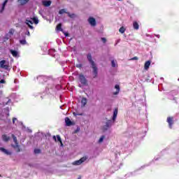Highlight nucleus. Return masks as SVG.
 <instances>
[{
	"label": "nucleus",
	"mask_w": 179,
	"mask_h": 179,
	"mask_svg": "<svg viewBox=\"0 0 179 179\" xmlns=\"http://www.w3.org/2000/svg\"><path fill=\"white\" fill-rule=\"evenodd\" d=\"M87 59L92 68V78H94V79L97 77V75H99V69H97L96 63H94V61H93V59H92V54L88 53L87 55Z\"/></svg>",
	"instance_id": "nucleus-1"
},
{
	"label": "nucleus",
	"mask_w": 179,
	"mask_h": 179,
	"mask_svg": "<svg viewBox=\"0 0 179 179\" xmlns=\"http://www.w3.org/2000/svg\"><path fill=\"white\" fill-rule=\"evenodd\" d=\"M117 115H118V108H115L114 111H113V119L111 120H108L106 122V127L108 128H110V127L114 124V122H115V120L117 119Z\"/></svg>",
	"instance_id": "nucleus-2"
},
{
	"label": "nucleus",
	"mask_w": 179,
	"mask_h": 179,
	"mask_svg": "<svg viewBox=\"0 0 179 179\" xmlns=\"http://www.w3.org/2000/svg\"><path fill=\"white\" fill-rule=\"evenodd\" d=\"M78 79L83 86H87V79L83 73L78 75Z\"/></svg>",
	"instance_id": "nucleus-3"
},
{
	"label": "nucleus",
	"mask_w": 179,
	"mask_h": 179,
	"mask_svg": "<svg viewBox=\"0 0 179 179\" xmlns=\"http://www.w3.org/2000/svg\"><path fill=\"white\" fill-rule=\"evenodd\" d=\"M86 160H87V156L83 157L79 160L73 162V166H80V164H82V163H85V162H86Z\"/></svg>",
	"instance_id": "nucleus-4"
},
{
	"label": "nucleus",
	"mask_w": 179,
	"mask_h": 179,
	"mask_svg": "<svg viewBox=\"0 0 179 179\" xmlns=\"http://www.w3.org/2000/svg\"><path fill=\"white\" fill-rule=\"evenodd\" d=\"M11 136L13 139V142L15 143V145H11L12 148H13V149H16V148H17V152H20V149L19 148V144L17 143V138L15 137V134H12Z\"/></svg>",
	"instance_id": "nucleus-5"
},
{
	"label": "nucleus",
	"mask_w": 179,
	"mask_h": 179,
	"mask_svg": "<svg viewBox=\"0 0 179 179\" xmlns=\"http://www.w3.org/2000/svg\"><path fill=\"white\" fill-rule=\"evenodd\" d=\"M166 122H168L170 129H173V125H174V117L173 116L168 117L166 119Z\"/></svg>",
	"instance_id": "nucleus-6"
},
{
	"label": "nucleus",
	"mask_w": 179,
	"mask_h": 179,
	"mask_svg": "<svg viewBox=\"0 0 179 179\" xmlns=\"http://www.w3.org/2000/svg\"><path fill=\"white\" fill-rule=\"evenodd\" d=\"M0 67L3 69H9V64H6V60H1L0 62Z\"/></svg>",
	"instance_id": "nucleus-7"
},
{
	"label": "nucleus",
	"mask_w": 179,
	"mask_h": 179,
	"mask_svg": "<svg viewBox=\"0 0 179 179\" xmlns=\"http://www.w3.org/2000/svg\"><path fill=\"white\" fill-rule=\"evenodd\" d=\"M87 21L90 23V24L91 26H92L93 27H94V26H96V24H97V23L96 22V19L93 17H90L88 18Z\"/></svg>",
	"instance_id": "nucleus-8"
},
{
	"label": "nucleus",
	"mask_w": 179,
	"mask_h": 179,
	"mask_svg": "<svg viewBox=\"0 0 179 179\" xmlns=\"http://www.w3.org/2000/svg\"><path fill=\"white\" fill-rule=\"evenodd\" d=\"M25 24L28 25V27H29V29H31V30H33V29H34V27H33L32 25L31 24H33V21L29 20V19H27L25 20Z\"/></svg>",
	"instance_id": "nucleus-9"
},
{
	"label": "nucleus",
	"mask_w": 179,
	"mask_h": 179,
	"mask_svg": "<svg viewBox=\"0 0 179 179\" xmlns=\"http://www.w3.org/2000/svg\"><path fill=\"white\" fill-rule=\"evenodd\" d=\"M65 122H66V127H71V125L73 124L72 123V121H71V119H69V117H66L65 118Z\"/></svg>",
	"instance_id": "nucleus-10"
},
{
	"label": "nucleus",
	"mask_w": 179,
	"mask_h": 179,
	"mask_svg": "<svg viewBox=\"0 0 179 179\" xmlns=\"http://www.w3.org/2000/svg\"><path fill=\"white\" fill-rule=\"evenodd\" d=\"M1 138L3 142H9V141H10V137L8 136L6 134H3Z\"/></svg>",
	"instance_id": "nucleus-11"
},
{
	"label": "nucleus",
	"mask_w": 179,
	"mask_h": 179,
	"mask_svg": "<svg viewBox=\"0 0 179 179\" xmlns=\"http://www.w3.org/2000/svg\"><path fill=\"white\" fill-rule=\"evenodd\" d=\"M29 1H30V0H18L17 3L21 6H23L26 5V3H27L29 2Z\"/></svg>",
	"instance_id": "nucleus-12"
},
{
	"label": "nucleus",
	"mask_w": 179,
	"mask_h": 179,
	"mask_svg": "<svg viewBox=\"0 0 179 179\" xmlns=\"http://www.w3.org/2000/svg\"><path fill=\"white\" fill-rule=\"evenodd\" d=\"M150 64H152V62L150 60L145 62L144 64V69H145V71H148V69H149V66H150Z\"/></svg>",
	"instance_id": "nucleus-13"
},
{
	"label": "nucleus",
	"mask_w": 179,
	"mask_h": 179,
	"mask_svg": "<svg viewBox=\"0 0 179 179\" xmlns=\"http://www.w3.org/2000/svg\"><path fill=\"white\" fill-rule=\"evenodd\" d=\"M0 150H1V152H3V153H4L5 155H12V152H9L8 150H6L3 148H0Z\"/></svg>",
	"instance_id": "nucleus-14"
},
{
	"label": "nucleus",
	"mask_w": 179,
	"mask_h": 179,
	"mask_svg": "<svg viewBox=\"0 0 179 179\" xmlns=\"http://www.w3.org/2000/svg\"><path fill=\"white\" fill-rule=\"evenodd\" d=\"M8 0H5L4 2L2 4L1 9L0 10V13H3V10H5V6H6V4L8 3Z\"/></svg>",
	"instance_id": "nucleus-15"
},
{
	"label": "nucleus",
	"mask_w": 179,
	"mask_h": 179,
	"mask_svg": "<svg viewBox=\"0 0 179 179\" xmlns=\"http://www.w3.org/2000/svg\"><path fill=\"white\" fill-rule=\"evenodd\" d=\"M8 0H5L4 2L2 4L1 9L0 10V13H3V10H5V6H6V4L8 3Z\"/></svg>",
	"instance_id": "nucleus-16"
},
{
	"label": "nucleus",
	"mask_w": 179,
	"mask_h": 179,
	"mask_svg": "<svg viewBox=\"0 0 179 179\" xmlns=\"http://www.w3.org/2000/svg\"><path fill=\"white\" fill-rule=\"evenodd\" d=\"M133 27L134 30H139V24L137 22H133Z\"/></svg>",
	"instance_id": "nucleus-17"
},
{
	"label": "nucleus",
	"mask_w": 179,
	"mask_h": 179,
	"mask_svg": "<svg viewBox=\"0 0 179 179\" xmlns=\"http://www.w3.org/2000/svg\"><path fill=\"white\" fill-rule=\"evenodd\" d=\"M10 54H12L13 57H14L15 58H16V57H17V55H18L17 51H16V50H10Z\"/></svg>",
	"instance_id": "nucleus-18"
},
{
	"label": "nucleus",
	"mask_w": 179,
	"mask_h": 179,
	"mask_svg": "<svg viewBox=\"0 0 179 179\" xmlns=\"http://www.w3.org/2000/svg\"><path fill=\"white\" fill-rule=\"evenodd\" d=\"M43 5L44 6L48 7L51 6V1H43Z\"/></svg>",
	"instance_id": "nucleus-19"
},
{
	"label": "nucleus",
	"mask_w": 179,
	"mask_h": 179,
	"mask_svg": "<svg viewBox=\"0 0 179 179\" xmlns=\"http://www.w3.org/2000/svg\"><path fill=\"white\" fill-rule=\"evenodd\" d=\"M30 20H33L35 24H38V19L36 17H31Z\"/></svg>",
	"instance_id": "nucleus-20"
},
{
	"label": "nucleus",
	"mask_w": 179,
	"mask_h": 179,
	"mask_svg": "<svg viewBox=\"0 0 179 179\" xmlns=\"http://www.w3.org/2000/svg\"><path fill=\"white\" fill-rule=\"evenodd\" d=\"M56 30H58V31H62V24H58L56 27Z\"/></svg>",
	"instance_id": "nucleus-21"
},
{
	"label": "nucleus",
	"mask_w": 179,
	"mask_h": 179,
	"mask_svg": "<svg viewBox=\"0 0 179 179\" xmlns=\"http://www.w3.org/2000/svg\"><path fill=\"white\" fill-rule=\"evenodd\" d=\"M81 103L83 107H85V106H86V104H87V99H86V98H83L81 100Z\"/></svg>",
	"instance_id": "nucleus-22"
},
{
	"label": "nucleus",
	"mask_w": 179,
	"mask_h": 179,
	"mask_svg": "<svg viewBox=\"0 0 179 179\" xmlns=\"http://www.w3.org/2000/svg\"><path fill=\"white\" fill-rule=\"evenodd\" d=\"M64 13H68V12H66V10L62 8L59 11V15H64Z\"/></svg>",
	"instance_id": "nucleus-23"
},
{
	"label": "nucleus",
	"mask_w": 179,
	"mask_h": 179,
	"mask_svg": "<svg viewBox=\"0 0 179 179\" xmlns=\"http://www.w3.org/2000/svg\"><path fill=\"white\" fill-rule=\"evenodd\" d=\"M125 27H121L119 29L120 33H121L122 34H124V33H125Z\"/></svg>",
	"instance_id": "nucleus-24"
},
{
	"label": "nucleus",
	"mask_w": 179,
	"mask_h": 179,
	"mask_svg": "<svg viewBox=\"0 0 179 179\" xmlns=\"http://www.w3.org/2000/svg\"><path fill=\"white\" fill-rule=\"evenodd\" d=\"M108 128H110V127H108L107 125L105 124V125H103V126L102 127V131H103V132H106V131H108Z\"/></svg>",
	"instance_id": "nucleus-25"
},
{
	"label": "nucleus",
	"mask_w": 179,
	"mask_h": 179,
	"mask_svg": "<svg viewBox=\"0 0 179 179\" xmlns=\"http://www.w3.org/2000/svg\"><path fill=\"white\" fill-rule=\"evenodd\" d=\"M20 43L22 44V45H25V44H27V42L26 41V39L20 40Z\"/></svg>",
	"instance_id": "nucleus-26"
},
{
	"label": "nucleus",
	"mask_w": 179,
	"mask_h": 179,
	"mask_svg": "<svg viewBox=\"0 0 179 179\" xmlns=\"http://www.w3.org/2000/svg\"><path fill=\"white\" fill-rule=\"evenodd\" d=\"M57 141L59 142L62 146L64 144L62 143V140H61V136H59V135H57Z\"/></svg>",
	"instance_id": "nucleus-27"
},
{
	"label": "nucleus",
	"mask_w": 179,
	"mask_h": 179,
	"mask_svg": "<svg viewBox=\"0 0 179 179\" xmlns=\"http://www.w3.org/2000/svg\"><path fill=\"white\" fill-rule=\"evenodd\" d=\"M104 138H106L105 136H101L99 140V143H102V142L104 141Z\"/></svg>",
	"instance_id": "nucleus-28"
},
{
	"label": "nucleus",
	"mask_w": 179,
	"mask_h": 179,
	"mask_svg": "<svg viewBox=\"0 0 179 179\" xmlns=\"http://www.w3.org/2000/svg\"><path fill=\"white\" fill-rule=\"evenodd\" d=\"M34 153L36 155H38V153H41V150H40V149H35L34 150Z\"/></svg>",
	"instance_id": "nucleus-29"
},
{
	"label": "nucleus",
	"mask_w": 179,
	"mask_h": 179,
	"mask_svg": "<svg viewBox=\"0 0 179 179\" xmlns=\"http://www.w3.org/2000/svg\"><path fill=\"white\" fill-rule=\"evenodd\" d=\"M68 14L69 17H71V19L75 17V14H71L70 13H66Z\"/></svg>",
	"instance_id": "nucleus-30"
},
{
	"label": "nucleus",
	"mask_w": 179,
	"mask_h": 179,
	"mask_svg": "<svg viewBox=\"0 0 179 179\" xmlns=\"http://www.w3.org/2000/svg\"><path fill=\"white\" fill-rule=\"evenodd\" d=\"M138 59H139L138 57H134L130 59V61H138Z\"/></svg>",
	"instance_id": "nucleus-31"
},
{
	"label": "nucleus",
	"mask_w": 179,
	"mask_h": 179,
	"mask_svg": "<svg viewBox=\"0 0 179 179\" xmlns=\"http://www.w3.org/2000/svg\"><path fill=\"white\" fill-rule=\"evenodd\" d=\"M115 64H116L115 61L114 60L111 61V65L113 68H115Z\"/></svg>",
	"instance_id": "nucleus-32"
},
{
	"label": "nucleus",
	"mask_w": 179,
	"mask_h": 179,
	"mask_svg": "<svg viewBox=\"0 0 179 179\" xmlns=\"http://www.w3.org/2000/svg\"><path fill=\"white\" fill-rule=\"evenodd\" d=\"M115 89L117 90L116 91L120 92V85H115Z\"/></svg>",
	"instance_id": "nucleus-33"
},
{
	"label": "nucleus",
	"mask_w": 179,
	"mask_h": 179,
	"mask_svg": "<svg viewBox=\"0 0 179 179\" xmlns=\"http://www.w3.org/2000/svg\"><path fill=\"white\" fill-rule=\"evenodd\" d=\"M101 41L105 44V43H107V39L106 38H101Z\"/></svg>",
	"instance_id": "nucleus-34"
},
{
	"label": "nucleus",
	"mask_w": 179,
	"mask_h": 179,
	"mask_svg": "<svg viewBox=\"0 0 179 179\" xmlns=\"http://www.w3.org/2000/svg\"><path fill=\"white\" fill-rule=\"evenodd\" d=\"M83 65L82 64H76L77 68H82Z\"/></svg>",
	"instance_id": "nucleus-35"
},
{
	"label": "nucleus",
	"mask_w": 179,
	"mask_h": 179,
	"mask_svg": "<svg viewBox=\"0 0 179 179\" xmlns=\"http://www.w3.org/2000/svg\"><path fill=\"white\" fill-rule=\"evenodd\" d=\"M15 121H17V118L13 117V124H15Z\"/></svg>",
	"instance_id": "nucleus-36"
},
{
	"label": "nucleus",
	"mask_w": 179,
	"mask_h": 179,
	"mask_svg": "<svg viewBox=\"0 0 179 179\" xmlns=\"http://www.w3.org/2000/svg\"><path fill=\"white\" fill-rule=\"evenodd\" d=\"M118 93H120V91H116V92H113V94L115 96V95L118 94Z\"/></svg>",
	"instance_id": "nucleus-37"
},
{
	"label": "nucleus",
	"mask_w": 179,
	"mask_h": 179,
	"mask_svg": "<svg viewBox=\"0 0 179 179\" xmlns=\"http://www.w3.org/2000/svg\"><path fill=\"white\" fill-rule=\"evenodd\" d=\"M13 31H13V29H10L9 31L10 34H13Z\"/></svg>",
	"instance_id": "nucleus-38"
},
{
	"label": "nucleus",
	"mask_w": 179,
	"mask_h": 179,
	"mask_svg": "<svg viewBox=\"0 0 179 179\" xmlns=\"http://www.w3.org/2000/svg\"><path fill=\"white\" fill-rule=\"evenodd\" d=\"M0 83H1V84H2V83H6L5 80H0Z\"/></svg>",
	"instance_id": "nucleus-39"
},
{
	"label": "nucleus",
	"mask_w": 179,
	"mask_h": 179,
	"mask_svg": "<svg viewBox=\"0 0 179 179\" xmlns=\"http://www.w3.org/2000/svg\"><path fill=\"white\" fill-rule=\"evenodd\" d=\"M64 36L66 37H68L69 36V34L68 32L64 33Z\"/></svg>",
	"instance_id": "nucleus-40"
},
{
	"label": "nucleus",
	"mask_w": 179,
	"mask_h": 179,
	"mask_svg": "<svg viewBox=\"0 0 179 179\" xmlns=\"http://www.w3.org/2000/svg\"><path fill=\"white\" fill-rule=\"evenodd\" d=\"M53 139L55 140V142H57V137L55 136H53Z\"/></svg>",
	"instance_id": "nucleus-41"
},
{
	"label": "nucleus",
	"mask_w": 179,
	"mask_h": 179,
	"mask_svg": "<svg viewBox=\"0 0 179 179\" xmlns=\"http://www.w3.org/2000/svg\"><path fill=\"white\" fill-rule=\"evenodd\" d=\"M27 36H30V32L29 31L27 32Z\"/></svg>",
	"instance_id": "nucleus-42"
},
{
	"label": "nucleus",
	"mask_w": 179,
	"mask_h": 179,
	"mask_svg": "<svg viewBox=\"0 0 179 179\" xmlns=\"http://www.w3.org/2000/svg\"><path fill=\"white\" fill-rule=\"evenodd\" d=\"M117 1H122V0H117Z\"/></svg>",
	"instance_id": "nucleus-43"
},
{
	"label": "nucleus",
	"mask_w": 179,
	"mask_h": 179,
	"mask_svg": "<svg viewBox=\"0 0 179 179\" xmlns=\"http://www.w3.org/2000/svg\"><path fill=\"white\" fill-rule=\"evenodd\" d=\"M0 177H1V175H0Z\"/></svg>",
	"instance_id": "nucleus-44"
}]
</instances>
